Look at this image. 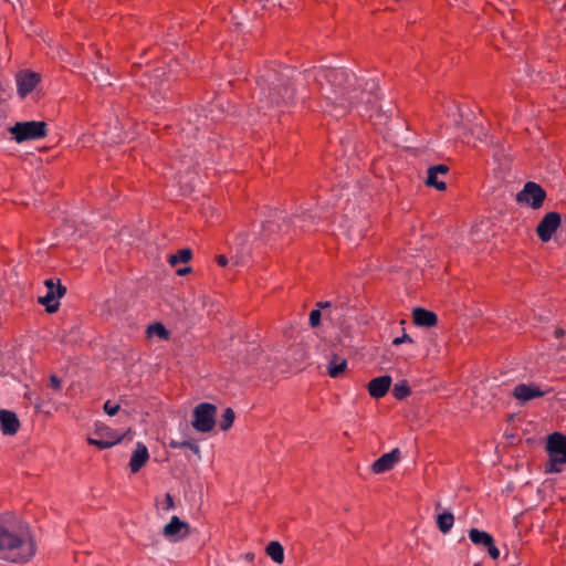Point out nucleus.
I'll use <instances>...</instances> for the list:
<instances>
[{
	"label": "nucleus",
	"mask_w": 566,
	"mask_h": 566,
	"mask_svg": "<svg viewBox=\"0 0 566 566\" xmlns=\"http://www.w3.org/2000/svg\"><path fill=\"white\" fill-rule=\"evenodd\" d=\"M413 323L417 326L431 327L434 326L438 322V316L432 311L417 307L412 313Z\"/></svg>",
	"instance_id": "6ab92c4d"
},
{
	"label": "nucleus",
	"mask_w": 566,
	"mask_h": 566,
	"mask_svg": "<svg viewBox=\"0 0 566 566\" xmlns=\"http://www.w3.org/2000/svg\"><path fill=\"white\" fill-rule=\"evenodd\" d=\"M449 170V167L444 164L430 166L427 171L426 185L433 187L439 191L446 190L447 184L444 180L440 179L439 176H447Z\"/></svg>",
	"instance_id": "4468645a"
},
{
	"label": "nucleus",
	"mask_w": 566,
	"mask_h": 566,
	"mask_svg": "<svg viewBox=\"0 0 566 566\" xmlns=\"http://www.w3.org/2000/svg\"><path fill=\"white\" fill-rule=\"evenodd\" d=\"M9 133L15 143L21 144L44 138L48 135V125L42 120L17 122L9 127Z\"/></svg>",
	"instance_id": "39448f33"
},
{
	"label": "nucleus",
	"mask_w": 566,
	"mask_h": 566,
	"mask_svg": "<svg viewBox=\"0 0 566 566\" xmlns=\"http://www.w3.org/2000/svg\"><path fill=\"white\" fill-rule=\"evenodd\" d=\"M50 386L54 389V390H60L61 387H62V381L61 379L55 376V375H51L50 376Z\"/></svg>",
	"instance_id": "4c0bfd02"
},
{
	"label": "nucleus",
	"mask_w": 566,
	"mask_h": 566,
	"mask_svg": "<svg viewBox=\"0 0 566 566\" xmlns=\"http://www.w3.org/2000/svg\"><path fill=\"white\" fill-rule=\"evenodd\" d=\"M217 407L209 402H201L193 409L192 427L199 432H209L216 424Z\"/></svg>",
	"instance_id": "423d86ee"
},
{
	"label": "nucleus",
	"mask_w": 566,
	"mask_h": 566,
	"mask_svg": "<svg viewBox=\"0 0 566 566\" xmlns=\"http://www.w3.org/2000/svg\"><path fill=\"white\" fill-rule=\"evenodd\" d=\"M473 566H483L482 563L478 562Z\"/></svg>",
	"instance_id": "c03bdc74"
},
{
	"label": "nucleus",
	"mask_w": 566,
	"mask_h": 566,
	"mask_svg": "<svg viewBox=\"0 0 566 566\" xmlns=\"http://www.w3.org/2000/svg\"><path fill=\"white\" fill-rule=\"evenodd\" d=\"M0 552L12 563L24 564L36 553V543L28 526L14 531L0 520Z\"/></svg>",
	"instance_id": "7ed1b4c3"
},
{
	"label": "nucleus",
	"mask_w": 566,
	"mask_h": 566,
	"mask_svg": "<svg viewBox=\"0 0 566 566\" xmlns=\"http://www.w3.org/2000/svg\"><path fill=\"white\" fill-rule=\"evenodd\" d=\"M399 460L400 450L396 448L390 452L382 454L376 461H374V463L371 464V471L376 474L388 472L391 469H394V467L399 462Z\"/></svg>",
	"instance_id": "ddd939ff"
},
{
	"label": "nucleus",
	"mask_w": 566,
	"mask_h": 566,
	"mask_svg": "<svg viewBox=\"0 0 566 566\" xmlns=\"http://www.w3.org/2000/svg\"><path fill=\"white\" fill-rule=\"evenodd\" d=\"M562 223V217L556 211L547 212L536 227V234L543 242H548Z\"/></svg>",
	"instance_id": "9d476101"
},
{
	"label": "nucleus",
	"mask_w": 566,
	"mask_h": 566,
	"mask_svg": "<svg viewBox=\"0 0 566 566\" xmlns=\"http://www.w3.org/2000/svg\"><path fill=\"white\" fill-rule=\"evenodd\" d=\"M546 199V191L536 182L527 181L523 189L517 192L516 201L524 203L533 209H538L543 206Z\"/></svg>",
	"instance_id": "6e6552de"
},
{
	"label": "nucleus",
	"mask_w": 566,
	"mask_h": 566,
	"mask_svg": "<svg viewBox=\"0 0 566 566\" xmlns=\"http://www.w3.org/2000/svg\"><path fill=\"white\" fill-rule=\"evenodd\" d=\"M170 447L174 449H180V448H188L190 449L195 454L200 453V448L197 442L190 441V440H184L181 442L171 441Z\"/></svg>",
	"instance_id": "7c9ffc66"
},
{
	"label": "nucleus",
	"mask_w": 566,
	"mask_h": 566,
	"mask_svg": "<svg viewBox=\"0 0 566 566\" xmlns=\"http://www.w3.org/2000/svg\"><path fill=\"white\" fill-rule=\"evenodd\" d=\"M46 293L43 296H39L38 302L45 306L48 313H55L60 307L59 300L66 293V287L61 284L60 280L53 277L44 281Z\"/></svg>",
	"instance_id": "0eeeda50"
},
{
	"label": "nucleus",
	"mask_w": 566,
	"mask_h": 566,
	"mask_svg": "<svg viewBox=\"0 0 566 566\" xmlns=\"http://www.w3.org/2000/svg\"><path fill=\"white\" fill-rule=\"evenodd\" d=\"M546 451L548 453V462L545 471L560 472L562 465L566 463V436L560 432L549 434Z\"/></svg>",
	"instance_id": "20e7f679"
},
{
	"label": "nucleus",
	"mask_w": 566,
	"mask_h": 566,
	"mask_svg": "<svg viewBox=\"0 0 566 566\" xmlns=\"http://www.w3.org/2000/svg\"><path fill=\"white\" fill-rule=\"evenodd\" d=\"M94 434L96 437H101L103 440L114 441V446L119 443L124 438V433H120L106 424H96Z\"/></svg>",
	"instance_id": "412c9836"
},
{
	"label": "nucleus",
	"mask_w": 566,
	"mask_h": 566,
	"mask_svg": "<svg viewBox=\"0 0 566 566\" xmlns=\"http://www.w3.org/2000/svg\"><path fill=\"white\" fill-rule=\"evenodd\" d=\"M191 256H192L191 250L186 248V249L179 250L175 254L169 255L168 261H169L170 265L175 266L180 262H182V263L188 262L191 259Z\"/></svg>",
	"instance_id": "393cba45"
},
{
	"label": "nucleus",
	"mask_w": 566,
	"mask_h": 566,
	"mask_svg": "<svg viewBox=\"0 0 566 566\" xmlns=\"http://www.w3.org/2000/svg\"><path fill=\"white\" fill-rule=\"evenodd\" d=\"M485 549L492 559H497L501 555L499 547L495 545V541L492 542Z\"/></svg>",
	"instance_id": "c9c22d12"
},
{
	"label": "nucleus",
	"mask_w": 566,
	"mask_h": 566,
	"mask_svg": "<svg viewBox=\"0 0 566 566\" xmlns=\"http://www.w3.org/2000/svg\"><path fill=\"white\" fill-rule=\"evenodd\" d=\"M266 555L276 564L284 562V547L279 541H271L265 548Z\"/></svg>",
	"instance_id": "b1692460"
},
{
	"label": "nucleus",
	"mask_w": 566,
	"mask_h": 566,
	"mask_svg": "<svg viewBox=\"0 0 566 566\" xmlns=\"http://www.w3.org/2000/svg\"><path fill=\"white\" fill-rule=\"evenodd\" d=\"M304 80L321 94L322 111L335 118L350 109L369 119L380 114L379 84L375 78L357 85L356 75L343 67L314 66L304 71Z\"/></svg>",
	"instance_id": "f257e3e1"
},
{
	"label": "nucleus",
	"mask_w": 566,
	"mask_h": 566,
	"mask_svg": "<svg viewBox=\"0 0 566 566\" xmlns=\"http://www.w3.org/2000/svg\"><path fill=\"white\" fill-rule=\"evenodd\" d=\"M234 418H235V415H234L233 409L232 408H227L223 411V413L221 416V420L219 422L220 429L222 431L229 430L232 427V424H233Z\"/></svg>",
	"instance_id": "cd10ccee"
},
{
	"label": "nucleus",
	"mask_w": 566,
	"mask_h": 566,
	"mask_svg": "<svg viewBox=\"0 0 566 566\" xmlns=\"http://www.w3.org/2000/svg\"><path fill=\"white\" fill-rule=\"evenodd\" d=\"M147 334L149 336H157L160 339H168L169 338V331L161 324V323H154L148 325L147 327Z\"/></svg>",
	"instance_id": "a878e982"
},
{
	"label": "nucleus",
	"mask_w": 566,
	"mask_h": 566,
	"mask_svg": "<svg viewBox=\"0 0 566 566\" xmlns=\"http://www.w3.org/2000/svg\"><path fill=\"white\" fill-rule=\"evenodd\" d=\"M163 536L170 543H178L190 534V525L178 515H172L161 531Z\"/></svg>",
	"instance_id": "1a4fd4ad"
},
{
	"label": "nucleus",
	"mask_w": 566,
	"mask_h": 566,
	"mask_svg": "<svg viewBox=\"0 0 566 566\" xmlns=\"http://www.w3.org/2000/svg\"><path fill=\"white\" fill-rule=\"evenodd\" d=\"M149 459V453L145 444L137 443L135 451L129 460V469L132 473L138 472Z\"/></svg>",
	"instance_id": "a211bd4d"
},
{
	"label": "nucleus",
	"mask_w": 566,
	"mask_h": 566,
	"mask_svg": "<svg viewBox=\"0 0 566 566\" xmlns=\"http://www.w3.org/2000/svg\"><path fill=\"white\" fill-rule=\"evenodd\" d=\"M254 557H255V555L252 552H248L242 555V558L249 563H252L254 560Z\"/></svg>",
	"instance_id": "ea45409f"
},
{
	"label": "nucleus",
	"mask_w": 566,
	"mask_h": 566,
	"mask_svg": "<svg viewBox=\"0 0 566 566\" xmlns=\"http://www.w3.org/2000/svg\"><path fill=\"white\" fill-rule=\"evenodd\" d=\"M20 427V420L15 412L0 409V430L3 436H14Z\"/></svg>",
	"instance_id": "2eb2a0df"
},
{
	"label": "nucleus",
	"mask_w": 566,
	"mask_h": 566,
	"mask_svg": "<svg viewBox=\"0 0 566 566\" xmlns=\"http://www.w3.org/2000/svg\"><path fill=\"white\" fill-rule=\"evenodd\" d=\"M307 219L313 223L314 217L312 213H305L303 216H295L292 220L294 227H300L302 230H310Z\"/></svg>",
	"instance_id": "c756f323"
},
{
	"label": "nucleus",
	"mask_w": 566,
	"mask_h": 566,
	"mask_svg": "<svg viewBox=\"0 0 566 566\" xmlns=\"http://www.w3.org/2000/svg\"><path fill=\"white\" fill-rule=\"evenodd\" d=\"M87 442L92 446L97 447L101 450L108 449L114 446V441H106V440H103L101 437L88 438Z\"/></svg>",
	"instance_id": "2f4dec72"
},
{
	"label": "nucleus",
	"mask_w": 566,
	"mask_h": 566,
	"mask_svg": "<svg viewBox=\"0 0 566 566\" xmlns=\"http://www.w3.org/2000/svg\"><path fill=\"white\" fill-rule=\"evenodd\" d=\"M41 77L39 73L24 71L17 74V90L21 97L30 94L40 83Z\"/></svg>",
	"instance_id": "f8f14e48"
},
{
	"label": "nucleus",
	"mask_w": 566,
	"mask_h": 566,
	"mask_svg": "<svg viewBox=\"0 0 566 566\" xmlns=\"http://www.w3.org/2000/svg\"><path fill=\"white\" fill-rule=\"evenodd\" d=\"M391 385V377L388 375L373 378L367 386L370 397L375 399L382 398L389 390Z\"/></svg>",
	"instance_id": "f3484780"
},
{
	"label": "nucleus",
	"mask_w": 566,
	"mask_h": 566,
	"mask_svg": "<svg viewBox=\"0 0 566 566\" xmlns=\"http://www.w3.org/2000/svg\"><path fill=\"white\" fill-rule=\"evenodd\" d=\"M316 308H319V311L322 312V310H328L329 312H326L325 313V316L327 318H331L332 319V316H331V312H332V308H337L336 305H334L332 302L329 301H325V302H317L316 303Z\"/></svg>",
	"instance_id": "72a5a7b5"
},
{
	"label": "nucleus",
	"mask_w": 566,
	"mask_h": 566,
	"mask_svg": "<svg viewBox=\"0 0 566 566\" xmlns=\"http://www.w3.org/2000/svg\"><path fill=\"white\" fill-rule=\"evenodd\" d=\"M346 367V359L339 358L337 355H333L327 365V373L332 378H338L345 373Z\"/></svg>",
	"instance_id": "4be33fe9"
},
{
	"label": "nucleus",
	"mask_w": 566,
	"mask_h": 566,
	"mask_svg": "<svg viewBox=\"0 0 566 566\" xmlns=\"http://www.w3.org/2000/svg\"><path fill=\"white\" fill-rule=\"evenodd\" d=\"M191 271V268L190 266H186V268H182V269H179L177 271V274L178 275H186L187 273H189Z\"/></svg>",
	"instance_id": "a19ab883"
},
{
	"label": "nucleus",
	"mask_w": 566,
	"mask_h": 566,
	"mask_svg": "<svg viewBox=\"0 0 566 566\" xmlns=\"http://www.w3.org/2000/svg\"><path fill=\"white\" fill-rule=\"evenodd\" d=\"M119 408V405L113 403L111 400H107L103 406L104 411L108 416H115L118 412Z\"/></svg>",
	"instance_id": "f704fd0d"
},
{
	"label": "nucleus",
	"mask_w": 566,
	"mask_h": 566,
	"mask_svg": "<svg viewBox=\"0 0 566 566\" xmlns=\"http://www.w3.org/2000/svg\"><path fill=\"white\" fill-rule=\"evenodd\" d=\"M217 263L220 265V266H226L228 263H229V260L226 255H218L217 256Z\"/></svg>",
	"instance_id": "58836bf2"
},
{
	"label": "nucleus",
	"mask_w": 566,
	"mask_h": 566,
	"mask_svg": "<svg viewBox=\"0 0 566 566\" xmlns=\"http://www.w3.org/2000/svg\"><path fill=\"white\" fill-rule=\"evenodd\" d=\"M564 333H565V332H564L562 328H557V329L555 331V335H556V337H557V338L562 337V336L564 335Z\"/></svg>",
	"instance_id": "37998d69"
},
{
	"label": "nucleus",
	"mask_w": 566,
	"mask_h": 566,
	"mask_svg": "<svg viewBox=\"0 0 566 566\" xmlns=\"http://www.w3.org/2000/svg\"><path fill=\"white\" fill-rule=\"evenodd\" d=\"M551 390H542L537 385L518 384L513 389V396L521 401H528L534 398L543 397Z\"/></svg>",
	"instance_id": "dca6fc26"
},
{
	"label": "nucleus",
	"mask_w": 566,
	"mask_h": 566,
	"mask_svg": "<svg viewBox=\"0 0 566 566\" xmlns=\"http://www.w3.org/2000/svg\"><path fill=\"white\" fill-rule=\"evenodd\" d=\"M283 227L285 228L284 231L286 232L289 229V223L282 218H277V220H268L263 224L262 234L264 238H270L272 233L276 231H283Z\"/></svg>",
	"instance_id": "5701e85b"
},
{
	"label": "nucleus",
	"mask_w": 566,
	"mask_h": 566,
	"mask_svg": "<svg viewBox=\"0 0 566 566\" xmlns=\"http://www.w3.org/2000/svg\"><path fill=\"white\" fill-rule=\"evenodd\" d=\"M468 536L472 544L483 548H486L492 542H494V537L491 533L476 527H471L468 532Z\"/></svg>",
	"instance_id": "aec40b11"
},
{
	"label": "nucleus",
	"mask_w": 566,
	"mask_h": 566,
	"mask_svg": "<svg viewBox=\"0 0 566 566\" xmlns=\"http://www.w3.org/2000/svg\"><path fill=\"white\" fill-rule=\"evenodd\" d=\"M322 312L319 308H314L310 313V325L316 327L321 324Z\"/></svg>",
	"instance_id": "473e14b6"
},
{
	"label": "nucleus",
	"mask_w": 566,
	"mask_h": 566,
	"mask_svg": "<svg viewBox=\"0 0 566 566\" xmlns=\"http://www.w3.org/2000/svg\"><path fill=\"white\" fill-rule=\"evenodd\" d=\"M505 558L510 562V564H511V565H513V564H514V560H516V559H517V556H516L515 554H513V556H512V560H511L510 555H509V554H506V555H505Z\"/></svg>",
	"instance_id": "79ce46f5"
},
{
	"label": "nucleus",
	"mask_w": 566,
	"mask_h": 566,
	"mask_svg": "<svg viewBox=\"0 0 566 566\" xmlns=\"http://www.w3.org/2000/svg\"><path fill=\"white\" fill-rule=\"evenodd\" d=\"M402 343H413V339L406 333H403L400 337H396L392 340V345H400Z\"/></svg>",
	"instance_id": "e433bc0d"
},
{
	"label": "nucleus",
	"mask_w": 566,
	"mask_h": 566,
	"mask_svg": "<svg viewBox=\"0 0 566 566\" xmlns=\"http://www.w3.org/2000/svg\"><path fill=\"white\" fill-rule=\"evenodd\" d=\"M434 521L437 528L443 535L449 534L454 524V515L450 507H443L440 501L434 503Z\"/></svg>",
	"instance_id": "9b49d317"
},
{
	"label": "nucleus",
	"mask_w": 566,
	"mask_h": 566,
	"mask_svg": "<svg viewBox=\"0 0 566 566\" xmlns=\"http://www.w3.org/2000/svg\"><path fill=\"white\" fill-rule=\"evenodd\" d=\"M410 394H411L410 387L408 386L407 381H405V380L395 384V386L392 388V396L397 400H403L405 398L410 396Z\"/></svg>",
	"instance_id": "bb28decb"
},
{
	"label": "nucleus",
	"mask_w": 566,
	"mask_h": 566,
	"mask_svg": "<svg viewBox=\"0 0 566 566\" xmlns=\"http://www.w3.org/2000/svg\"><path fill=\"white\" fill-rule=\"evenodd\" d=\"M156 507L163 512H169L176 509L175 497H155Z\"/></svg>",
	"instance_id": "c85d7f7f"
},
{
	"label": "nucleus",
	"mask_w": 566,
	"mask_h": 566,
	"mask_svg": "<svg viewBox=\"0 0 566 566\" xmlns=\"http://www.w3.org/2000/svg\"><path fill=\"white\" fill-rule=\"evenodd\" d=\"M293 72L291 67L282 66L279 71L270 70L262 75L266 87L261 90L259 109L264 115L282 113L283 108L293 105L295 98V88L291 82Z\"/></svg>",
	"instance_id": "f03ea898"
}]
</instances>
